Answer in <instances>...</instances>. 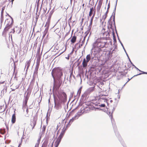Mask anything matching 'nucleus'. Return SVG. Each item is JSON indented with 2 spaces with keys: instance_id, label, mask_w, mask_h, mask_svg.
<instances>
[{
  "instance_id": "obj_1",
  "label": "nucleus",
  "mask_w": 147,
  "mask_h": 147,
  "mask_svg": "<svg viewBox=\"0 0 147 147\" xmlns=\"http://www.w3.org/2000/svg\"><path fill=\"white\" fill-rule=\"evenodd\" d=\"M51 74L53 79H55L56 77L58 80H61L63 76L62 69L61 67H55L52 70Z\"/></svg>"
},
{
  "instance_id": "obj_2",
  "label": "nucleus",
  "mask_w": 147,
  "mask_h": 147,
  "mask_svg": "<svg viewBox=\"0 0 147 147\" xmlns=\"http://www.w3.org/2000/svg\"><path fill=\"white\" fill-rule=\"evenodd\" d=\"M107 42L106 41L103 40V38H98L94 43V48L101 49L104 48Z\"/></svg>"
},
{
  "instance_id": "obj_3",
  "label": "nucleus",
  "mask_w": 147,
  "mask_h": 147,
  "mask_svg": "<svg viewBox=\"0 0 147 147\" xmlns=\"http://www.w3.org/2000/svg\"><path fill=\"white\" fill-rule=\"evenodd\" d=\"M58 97L61 102L66 101L67 98L66 94L63 92L59 93Z\"/></svg>"
},
{
  "instance_id": "obj_4",
  "label": "nucleus",
  "mask_w": 147,
  "mask_h": 147,
  "mask_svg": "<svg viewBox=\"0 0 147 147\" xmlns=\"http://www.w3.org/2000/svg\"><path fill=\"white\" fill-rule=\"evenodd\" d=\"M58 82L56 81L55 79H53V90H58L61 84V82L60 80H58Z\"/></svg>"
},
{
  "instance_id": "obj_5",
  "label": "nucleus",
  "mask_w": 147,
  "mask_h": 147,
  "mask_svg": "<svg viewBox=\"0 0 147 147\" xmlns=\"http://www.w3.org/2000/svg\"><path fill=\"white\" fill-rule=\"evenodd\" d=\"M37 119V116H35L34 117L32 120H31L30 125L32 127V129H33L35 126L36 123V121Z\"/></svg>"
},
{
  "instance_id": "obj_6",
  "label": "nucleus",
  "mask_w": 147,
  "mask_h": 147,
  "mask_svg": "<svg viewBox=\"0 0 147 147\" xmlns=\"http://www.w3.org/2000/svg\"><path fill=\"white\" fill-rule=\"evenodd\" d=\"M9 16L11 18V19H7L5 21V23L7 24L6 25H13V18L8 14Z\"/></svg>"
},
{
  "instance_id": "obj_7",
  "label": "nucleus",
  "mask_w": 147,
  "mask_h": 147,
  "mask_svg": "<svg viewBox=\"0 0 147 147\" xmlns=\"http://www.w3.org/2000/svg\"><path fill=\"white\" fill-rule=\"evenodd\" d=\"M102 37L100 38H103L104 40L106 41L107 39V36L109 35V32L106 31H105L102 34Z\"/></svg>"
},
{
  "instance_id": "obj_8",
  "label": "nucleus",
  "mask_w": 147,
  "mask_h": 147,
  "mask_svg": "<svg viewBox=\"0 0 147 147\" xmlns=\"http://www.w3.org/2000/svg\"><path fill=\"white\" fill-rule=\"evenodd\" d=\"M103 2V0H99L96 9L98 11H99L101 8Z\"/></svg>"
},
{
  "instance_id": "obj_9",
  "label": "nucleus",
  "mask_w": 147,
  "mask_h": 147,
  "mask_svg": "<svg viewBox=\"0 0 147 147\" xmlns=\"http://www.w3.org/2000/svg\"><path fill=\"white\" fill-rule=\"evenodd\" d=\"M16 117L15 111H14V113L13 114L11 119V122L12 124L14 123L16 121Z\"/></svg>"
},
{
  "instance_id": "obj_10",
  "label": "nucleus",
  "mask_w": 147,
  "mask_h": 147,
  "mask_svg": "<svg viewBox=\"0 0 147 147\" xmlns=\"http://www.w3.org/2000/svg\"><path fill=\"white\" fill-rule=\"evenodd\" d=\"M66 130V129L63 128L62 129L60 135L58 138L60 139H61L65 133Z\"/></svg>"
},
{
  "instance_id": "obj_11",
  "label": "nucleus",
  "mask_w": 147,
  "mask_h": 147,
  "mask_svg": "<svg viewBox=\"0 0 147 147\" xmlns=\"http://www.w3.org/2000/svg\"><path fill=\"white\" fill-rule=\"evenodd\" d=\"M95 11H94V14L91 19L90 23L89 24V28L90 30L92 28V22H93L94 18L95 16Z\"/></svg>"
},
{
  "instance_id": "obj_12",
  "label": "nucleus",
  "mask_w": 147,
  "mask_h": 147,
  "mask_svg": "<svg viewBox=\"0 0 147 147\" xmlns=\"http://www.w3.org/2000/svg\"><path fill=\"white\" fill-rule=\"evenodd\" d=\"M61 139L57 138L56 141L55 142V147H58L59 143H60Z\"/></svg>"
},
{
  "instance_id": "obj_13",
  "label": "nucleus",
  "mask_w": 147,
  "mask_h": 147,
  "mask_svg": "<svg viewBox=\"0 0 147 147\" xmlns=\"http://www.w3.org/2000/svg\"><path fill=\"white\" fill-rule=\"evenodd\" d=\"M88 61H87L86 60V59L84 58L82 62V65L83 67H87L88 63Z\"/></svg>"
},
{
  "instance_id": "obj_14",
  "label": "nucleus",
  "mask_w": 147,
  "mask_h": 147,
  "mask_svg": "<svg viewBox=\"0 0 147 147\" xmlns=\"http://www.w3.org/2000/svg\"><path fill=\"white\" fill-rule=\"evenodd\" d=\"M76 39L77 37L75 35L73 36L71 39V43L72 44L75 43L76 41Z\"/></svg>"
},
{
  "instance_id": "obj_15",
  "label": "nucleus",
  "mask_w": 147,
  "mask_h": 147,
  "mask_svg": "<svg viewBox=\"0 0 147 147\" xmlns=\"http://www.w3.org/2000/svg\"><path fill=\"white\" fill-rule=\"evenodd\" d=\"M12 25H6L4 29L5 32H7L10 29L12 26Z\"/></svg>"
},
{
  "instance_id": "obj_16",
  "label": "nucleus",
  "mask_w": 147,
  "mask_h": 147,
  "mask_svg": "<svg viewBox=\"0 0 147 147\" xmlns=\"http://www.w3.org/2000/svg\"><path fill=\"white\" fill-rule=\"evenodd\" d=\"M108 13V11H107L105 14L103 15L102 17V20L104 21L106 19Z\"/></svg>"
},
{
  "instance_id": "obj_17",
  "label": "nucleus",
  "mask_w": 147,
  "mask_h": 147,
  "mask_svg": "<svg viewBox=\"0 0 147 147\" xmlns=\"http://www.w3.org/2000/svg\"><path fill=\"white\" fill-rule=\"evenodd\" d=\"M95 6L94 7V8L93 7L91 8L90 9V11L89 13V16L90 17L92 16V13H93V11H95Z\"/></svg>"
},
{
  "instance_id": "obj_18",
  "label": "nucleus",
  "mask_w": 147,
  "mask_h": 147,
  "mask_svg": "<svg viewBox=\"0 0 147 147\" xmlns=\"http://www.w3.org/2000/svg\"><path fill=\"white\" fill-rule=\"evenodd\" d=\"M28 98L27 96H26L24 99V100L23 102V105L26 106H27V102L28 101Z\"/></svg>"
},
{
  "instance_id": "obj_19",
  "label": "nucleus",
  "mask_w": 147,
  "mask_h": 147,
  "mask_svg": "<svg viewBox=\"0 0 147 147\" xmlns=\"http://www.w3.org/2000/svg\"><path fill=\"white\" fill-rule=\"evenodd\" d=\"M75 119H76V117H73V118L72 119H71L69 120L67 127L68 126H70L71 125V124H70L71 122L72 123V122H73L74 120H75Z\"/></svg>"
},
{
  "instance_id": "obj_20",
  "label": "nucleus",
  "mask_w": 147,
  "mask_h": 147,
  "mask_svg": "<svg viewBox=\"0 0 147 147\" xmlns=\"http://www.w3.org/2000/svg\"><path fill=\"white\" fill-rule=\"evenodd\" d=\"M86 60L87 61H88L89 62L91 59V55L90 54L86 56Z\"/></svg>"
},
{
  "instance_id": "obj_21",
  "label": "nucleus",
  "mask_w": 147,
  "mask_h": 147,
  "mask_svg": "<svg viewBox=\"0 0 147 147\" xmlns=\"http://www.w3.org/2000/svg\"><path fill=\"white\" fill-rule=\"evenodd\" d=\"M5 133V129H0V134H4Z\"/></svg>"
},
{
  "instance_id": "obj_22",
  "label": "nucleus",
  "mask_w": 147,
  "mask_h": 147,
  "mask_svg": "<svg viewBox=\"0 0 147 147\" xmlns=\"http://www.w3.org/2000/svg\"><path fill=\"white\" fill-rule=\"evenodd\" d=\"M40 140L39 139L38 140V142L36 144L35 147H38L39 144H40Z\"/></svg>"
},
{
  "instance_id": "obj_23",
  "label": "nucleus",
  "mask_w": 147,
  "mask_h": 147,
  "mask_svg": "<svg viewBox=\"0 0 147 147\" xmlns=\"http://www.w3.org/2000/svg\"><path fill=\"white\" fill-rule=\"evenodd\" d=\"M40 64V61H37L36 63V68H37V69H38L39 67V65Z\"/></svg>"
},
{
  "instance_id": "obj_24",
  "label": "nucleus",
  "mask_w": 147,
  "mask_h": 147,
  "mask_svg": "<svg viewBox=\"0 0 147 147\" xmlns=\"http://www.w3.org/2000/svg\"><path fill=\"white\" fill-rule=\"evenodd\" d=\"M89 31H88L85 32V33H87V34H86L85 36V37H84V38L83 40L82 41V43H84L85 40V38H86V36L87 35V34L89 33Z\"/></svg>"
},
{
  "instance_id": "obj_25",
  "label": "nucleus",
  "mask_w": 147,
  "mask_h": 147,
  "mask_svg": "<svg viewBox=\"0 0 147 147\" xmlns=\"http://www.w3.org/2000/svg\"><path fill=\"white\" fill-rule=\"evenodd\" d=\"M46 128V126L45 125H43V126L42 127V132L43 133H44L45 131Z\"/></svg>"
},
{
  "instance_id": "obj_26",
  "label": "nucleus",
  "mask_w": 147,
  "mask_h": 147,
  "mask_svg": "<svg viewBox=\"0 0 147 147\" xmlns=\"http://www.w3.org/2000/svg\"><path fill=\"white\" fill-rule=\"evenodd\" d=\"M55 108L58 110L59 109V107L57 106H58V105L56 104V102L55 101Z\"/></svg>"
},
{
  "instance_id": "obj_27",
  "label": "nucleus",
  "mask_w": 147,
  "mask_h": 147,
  "mask_svg": "<svg viewBox=\"0 0 147 147\" xmlns=\"http://www.w3.org/2000/svg\"><path fill=\"white\" fill-rule=\"evenodd\" d=\"M77 114H78V115L79 116H80L82 114V111H81L80 112H78V113Z\"/></svg>"
},
{
  "instance_id": "obj_28",
  "label": "nucleus",
  "mask_w": 147,
  "mask_h": 147,
  "mask_svg": "<svg viewBox=\"0 0 147 147\" xmlns=\"http://www.w3.org/2000/svg\"><path fill=\"white\" fill-rule=\"evenodd\" d=\"M15 32V28H13V29H12V30L10 32V33H12L13 34H14Z\"/></svg>"
},
{
  "instance_id": "obj_29",
  "label": "nucleus",
  "mask_w": 147,
  "mask_h": 147,
  "mask_svg": "<svg viewBox=\"0 0 147 147\" xmlns=\"http://www.w3.org/2000/svg\"><path fill=\"white\" fill-rule=\"evenodd\" d=\"M5 9V7H3L2 8L1 13H3L4 10Z\"/></svg>"
},
{
  "instance_id": "obj_30",
  "label": "nucleus",
  "mask_w": 147,
  "mask_h": 147,
  "mask_svg": "<svg viewBox=\"0 0 147 147\" xmlns=\"http://www.w3.org/2000/svg\"><path fill=\"white\" fill-rule=\"evenodd\" d=\"M110 7V3H109L108 4V8H107V11H108V12H109V9Z\"/></svg>"
},
{
  "instance_id": "obj_31",
  "label": "nucleus",
  "mask_w": 147,
  "mask_h": 147,
  "mask_svg": "<svg viewBox=\"0 0 147 147\" xmlns=\"http://www.w3.org/2000/svg\"><path fill=\"white\" fill-rule=\"evenodd\" d=\"M100 106L101 107H104L105 106V104H101L100 105Z\"/></svg>"
},
{
  "instance_id": "obj_32",
  "label": "nucleus",
  "mask_w": 147,
  "mask_h": 147,
  "mask_svg": "<svg viewBox=\"0 0 147 147\" xmlns=\"http://www.w3.org/2000/svg\"><path fill=\"white\" fill-rule=\"evenodd\" d=\"M81 88H80V89L78 91V93H79L80 94L81 93Z\"/></svg>"
},
{
  "instance_id": "obj_33",
  "label": "nucleus",
  "mask_w": 147,
  "mask_h": 147,
  "mask_svg": "<svg viewBox=\"0 0 147 147\" xmlns=\"http://www.w3.org/2000/svg\"><path fill=\"white\" fill-rule=\"evenodd\" d=\"M14 0H9V1L10 3H11V4H12L13 3V2Z\"/></svg>"
},
{
  "instance_id": "obj_34",
  "label": "nucleus",
  "mask_w": 147,
  "mask_h": 147,
  "mask_svg": "<svg viewBox=\"0 0 147 147\" xmlns=\"http://www.w3.org/2000/svg\"><path fill=\"white\" fill-rule=\"evenodd\" d=\"M113 21L114 22V24H115V16H113Z\"/></svg>"
},
{
  "instance_id": "obj_35",
  "label": "nucleus",
  "mask_w": 147,
  "mask_h": 147,
  "mask_svg": "<svg viewBox=\"0 0 147 147\" xmlns=\"http://www.w3.org/2000/svg\"><path fill=\"white\" fill-rule=\"evenodd\" d=\"M1 18L3 17V13H1Z\"/></svg>"
},
{
  "instance_id": "obj_36",
  "label": "nucleus",
  "mask_w": 147,
  "mask_h": 147,
  "mask_svg": "<svg viewBox=\"0 0 147 147\" xmlns=\"http://www.w3.org/2000/svg\"><path fill=\"white\" fill-rule=\"evenodd\" d=\"M26 113H27L28 114V112H29V111H28V108H27L26 110Z\"/></svg>"
},
{
  "instance_id": "obj_37",
  "label": "nucleus",
  "mask_w": 147,
  "mask_h": 147,
  "mask_svg": "<svg viewBox=\"0 0 147 147\" xmlns=\"http://www.w3.org/2000/svg\"><path fill=\"white\" fill-rule=\"evenodd\" d=\"M30 18V16H29V17H28H28H27V18H26V20H28V19H29V18Z\"/></svg>"
},
{
  "instance_id": "obj_38",
  "label": "nucleus",
  "mask_w": 147,
  "mask_h": 147,
  "mask_svg": "<svg viewBox=\"0 0 147 147\" xmlns=\"http://www.w3.org/2000/svg\"><path fill=\"white\" fill-rule=\"evenodd\" d=\"M102 31H105V29L104 28H103L102 30Z\"/></svg>"
},
{
  "instance_id": "obj_39",
  "label": "nucleus",
  "mask_w": 147,
  "mask_h": 147,
  "mask_svg": "<svg viewBox=\"0 0 147 147\" xmlns=\"http://www.w3.org/2000/svg\"><path fill=\"white\" fill-rule=\"evenodd\" d=\"M112 118H113V116H111V121H113V119H112Z\"/></svg>"
},
{
  "instance_id": "obj_40",
  "label": "nucleus",
  "mask_w": 147,
  "mask_h": 147,
  "mask_svg": "<svg viewBox=\"0 0 147 147\" xmlns=\"http://www.w3.org/2000/svg\"><path fill=\"white\" fill-rule=\"evenodd\" d=\"M143 72V74H147V73H146V72Z\"/></svg>"
},
{
  "instance_id": "obj_41",
  "label": "nucleus",
  "mask_w": 147,
  "mask_h": 147,
  "mask_svg": "<svg viewBox=\"0 0 147 147\" xmlns=\"http://www.w3.org/2000/svg\"><path fill=\"white\" fill-rule=\"evenodd\" d=\"M14 70H15V68H16V65L15 63H14Z\"/></svg>"
},
{
  "instance_id": "obj_42",
  "label": "nucleus",
  "mask_w": 147,
  "mask_h": 147,
  "mask_svg": "<svg viewBox=\"0 0 147 147\" xmlns=\"http://www.w3.org/2000/svg\"><path fill=\"white\" fill-rule=\"evenodd\" d=\"M50 18H51L50 17H49V18H48V20H49V21L50 20Z\"/></svg>"
},
{
  "instance_id": "obj_43",
  "label": "nucleus",
  "mask_w": 147,
  "mask_h": 147,
  "mask_svg": "<svg viewBox=\"0 0 147 147\" xmlns=\"http://www.w3.org/2000/svg\"><path fill=\"white\" fill-rule=\"evenodd\" d=\"M84 4H83V5H82V6H83H83H84Z\"/></svg>"
},
{
  "instance_id": "obj_44",
  "label": "nucleus",
  "mask_w": 147,
  "mask_h": 147,
  "mask_svg": "<svg viewBox=\"0 0 147 147\" xmlns=\"http://www.w3.org/2000/svg\"><path fill=\"white\" fill-rule=\"evenodd\" d=\"M14 90H14V89H12V91H14Z\"/></svg>"
},
{
  "instance_id": "obj_45",
  "label": "nucleus",
  "mask_w": 147,
  "mask_h": 147,
  "mask_svg": "<svg viewBox=\"0 0 147 147\" xmlns=\"http://www.w3.org/2000/svg\"><path fill=\"white\" fill-rule=\"evenodd\" d=\"M136 69H138L139 71H140L139 69H138L137 68H136Z\"/></svg>"
},
{
  "instance_id": "obj_46",
  "label": "nucleus",
  "mask_w": 147,
  "mask_h": 147,
  "mask_svg": "<svg viewBox=\"0 0 147 147\" xmlns=\"http://www.w3.org/2000/svg\"><path fill=\"white\" fill-rule=\"evenodd\" d=\"M29 66V65H28V67Z\"/></svg>"
},
{
  "instance_id": "obj_47",
  "label": "nucleus",
  "mask_w": 147,
  "mask_h": 147,
  "mask_svg": "<svg viewBox=\"0 0 147 147\" xmlns=\"http://www.w3.org/2000/svg\"><path fill=\"white\" fill-rule=\"evenodd\" d=\"M138 74V75H136V76H137V75H140V74Z\"/></svg>"
},
{
  "instance_id": "obj_48",
  "label": "nucleus",
  "mask_w": 147,
  "mask_h": 147,
  "mask_svg": "<svg viewBox=\"0 0 147 147\" xmlns=\"http://www.w3.org/2000/svg\"><path fill=\"white\" fill-rule=\"evenodd\" d=\"M53 144H52V147H53Z\"/></svg>"
},
{
  "instance_id": "obj_49",
  "label": "nucleus",
  "mask_w": 147,
  "mask_h": 147,
  "mask_svg": "<svg viewBox=\"0 0 147 147\" xmlns=\"http://www.w3.org/2000/svg\"><path fill=\"white\" fill-rule=\"evenodd\" d=\"M65 47L66 48V47ZM65 49H66V48ZM65 50H66V49H65V51H65Z\"/></svg>"
},
{
  "instance_id": "obj_50",
  "label": "nucleus",
  "mask_w": 147,
  "mask_h": 147,
  "mask_svg": "<svg viewBox=\"0 0 147 147\" xmlns=\"http://www.w3.org/2000/svg\"><path fill=\"white\" fill-rule=\"evenodd\" d=\"M94 89V87H92Z\"/></svg>"
},
{
  "instance_id": "obj_51",
  "label": "nucleus",
  "mask_w": 147,
  "mask_h": 147,
  "mask_svg": "<svg viewBox=\"0 0 147 147\" xmlns=\"http://www.w3.org/2000/svg\"><path fill=\"white\" fill-rule=\"evenodd\" d=\"M2 137L0 135V137Z\"/></svg>"
},
{
  "instance_id": "obj_52",
  "label": "nucleus",
  "mask_w": 147,
  "mask_h": 147,
  "mask_svg": "<svg viewBox=\"0 0 147 147\" xmlns=\"http://www.w3.org/2000/svg\"><path fill=\"white\" fill-rule=\"evenodd\" d=\"M83 19H82V21H83Z\"/></svg>"
},
{
  "instance_id": "obj_53",
  "label": "nucleus",
  "mask_w": 147,
  "mask_h": 147,
  "mask_svg": "<svg viewBox=\"0 0 147 147\" xmlns=\"http://www.w3.org/2000/svg\"><path fill=\"white\" fill-rule=\"evenodd\" d=\"M11 37H12V35H11Z\"/></svg>"
},
{
  "instance_id": "obj_54",
  "label": "nucleus",
  "mask_w": 147,
  "mask_h": 147,
  "mask_svg": "<svg viewBox=\"0 0 147 147\" xmlns=\"http://www.w3.org/2000/svg\"><path fill=\"white\" fill-rule=\"evenodd\" d=\"M111 17L110 18V20H111Z\"/></svg>"
},
{
  "instance_id": "obj_55",
  "label": "nucleus",
  "mask_w": 147,
  "mask_h": 147,
  "mask_svg": "<svg viewBox=\"0 0 147 147\" xmlns=\"http://www.w3.org/2000/svg\"><path fill=\"white\" fill-rule=\"evenodd\" d=\"M1 0H0V1H1Z\"/></svg>"
}]
</instances>
